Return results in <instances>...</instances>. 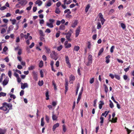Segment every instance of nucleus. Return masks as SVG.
<instances>
[{"instance_id":"f257e3e1","label":"nucleus","mask_w":134,"mask_h":134,"mask_svg":"<svg viewBox=\"0 0 134 134\" xmlns=\"http://www.w3.org/2000/svg\"><path fill=\"white\" fill-rule=\"evenodd\" d=\"M2 105L3 106L0 107V109L4 111H7V113L9 112V110L12 108V105L11 104L5 102L3 103Z\"/></svg>"},{"instance_id":"f03ea898","label":"nucleus","mask_w":134,"mask_h":134,"mask_svg":"<svg viewBox=\"0 0 134 134\" xmlns=\"http://www.w3.org/2000/svg\"><path fill=\"white\" fill-rule=\"evenodd\" d=\"M54 21V20L53 19H49V22L46 23V26L49 28H53L54 27L53 24Z\"/></svg>"},{"instance_id":"7ed1b4c3","label":"nucleus","mask_w":134,"mask_h":134,"mask_svg":"<svg viewBox=\"0 0 134 134\" xmlns=\"http://www.w3.org/2000/svg\"><path fill=\"white\" fill-rule=\"evenodd\" d=\"M87 47L85 48V52L86 53L87 52V49L90 50L92 46L91 43L90 41H88L87 43Z\"/></svg>"},{"instance_id":"20e7f679","label":"nucleus","mask_w":134,"mask_h":134,"mask_svg":"<svg viewBox=\"0 0 134 134\" xmlns=\"http://www.w3.org/2000/svg\"><path fill=\"white\" fill-rule=\"evenodd\" d=\"M19 1V3L21 6H25L27 3V1L26 0H17Z\"/></svg>"},{"instance_id":"39448f33","label":"nucleus","mask_w":134,"mask_h":134,"mask_svg":"<svg viewBox=\"0 0 134 134\" xmlns=\"http://www.w3.org/2000/svg\"><path fill=\"white\" fill-rule=\"evenodd\" d=\"M81 31V27L79 26L77 27L75 30V37H77L79 35Z\"/></svg>"},{"instance_id":"423d86ee","label":"nucleus","mask_w":134,"mask_h":134,"mask_svg":"<svg viewBox=\"0 0 134 134\" xmlns=\"http://www.w3.org/2000/svg\"><path fill=\"white\" fill-rule=\"evenodd\" d=\"M65 59L66 63L68 65V66L69 68H70L71 67V66L70 63L69 62L68 57L67 56H66L65 57Z\"/></svg>"},{"instance_id":"0eeeda50","label":"nucleus","mask_w":134,"mask_h":134,"mask_svg":"<svg viewBox=\"0 0 134 134\" xmlns=\"http://www.w3.org/2000/svg\"><path fill=\"white\" fill-rule=\"evenodd\" d=\"M9 81V78L8 77H7L4 80L2 84L3 86L6 85L8 83Z\"/></svg>"},{"instance_id":"6e6552de","label":"nucleus","mask_w":134,"mask_h":134,"mask_svg":"<svg viewBox=\"0 0 134 134\" xmlns=\"http://www.w3.org/2000/svg\"><path fill=\"white\" fill-rule=\"evenodd\" d=\"M21 88L22 89H24L26 88H27L28 87V85L27 83H23L21 82Z\"/></svg>"},{"instance_id":"1a4fd4ad","label":"nucleus","mask_w":134,"mask_h":134,"mask_svg":"<svg viewBox=\"0 0 134 134\" xmlns=\"http://www.w3.org/2000/svg\"><path fill=\"white\" fill-rule=\"evenodd\" d=\"M64 44L65 47L66 48H70L71 46V44L70 43H68L67 41L65 42Z\"/></svg>"},{"instance_id":"9d476101","label":"nucleus","mask_w":134,"mask_h":134,"mask_svg":"<svg viewBox=\"0 0 134 134\" xmlns=\"http://www.w3.org/2000/svg\"><path fill=\"white\" fill-rule=\"evenodd\" d=\"M77 24V20H75L73 21L71 24V26L73 27L74 28L76 27Z\"/></svg>"},{"instance_id":"9b49d317","label":"nucleus","mask_w":134,"mask_h":134,"mask_svg":"<svg viewBox=\"0 0 134 134\" xmlns=\"http://www.w3.org/2000/svg\"><path fill=\"white\" fill-rule=\"evenodd\" d=\"M69 82L70 83H72V81L75 79V77L74 76L71 75L69 77Z\"/></svg>"},{"instance_id":"f8f14e48","label":"nucleus","mask_w":134,"mask_h":134,"mask_svg":"<svg viewBox=\"0 0 134 134\" xmlns=\"http://www.w3.org/2000/svg\"><path fill=\"white\" fill-rule=\"evenodd\" d=\"M59 126V124L58 123H57L54 124L52 128V130L53 131H54L55 129L58 127Z\"/></svg>"},{"instance_id":"ddd939ff","label":"nucleus","mask_w":134,"mask_h":134,"mask_svg":"<svg viewBox=\"0 0 134 134\" xmlns=\"http://www.w3.org/2000/svg\"><path fill=\"white\" fill-rule=\"evenodd\" d=\"M71 36V34L70 33L68 32L66 35V39L69 41H70V37Z\"/></svg>"},{"instance_id":"4468645a","label":"nucleus","mask_w":134,"mask_h":134,"mask_svg":"<svg viewBox=\"0 0 134 134\" xmlns=\"http://www.w3.org/2000/svg\"><path fill=\"white\" fill-rule=\"evenodd\" d=\"M104 103L102 101H100L99 104V108L100 109H101L102 108V105L104 104Z\"/></svg>"},{"instance_id":"2eb2a0df","label":"nucleus","mask_w":134,"mask_h":134,"mask_svg":"<svg viewBox=\"0 0 134 134\" xmlns=\"http://www.w3.org/2000/svg\"><path fill=\"white\" fill-rule=\"evenodd\" d=\"M32 74L34 76V79L35 80H37V74L35 71H33Z\"/></svg>"},{"instance_id":"dca6fc26","label":"nucleus","mask_w":134,"mask_h":134,"mask_svg":"<svg viewBox=\"0 0 134 134\" xmlns=\"http://www.w3.org/2000/svg\"><path fill=\"white\" fill-rule=\"evenodd\" d=\"M52 118L53 120H56L58 118V116L54 114V112H52Z\"/></svg>"},{"instance_id":"f3484780","label":"nucleus","mask_w":134,"mask_h":134,"mask_svg":"<svg viewBox=\"0 0 134 134\" xmlns=\"http://www.w3.org/2000/svg\"><path fill=\"white\" fill-rule=\"evenodd\" d=\"M14 28V26L13 25L10 26L8 27V29L7 31L8 33H9L10 31H12Z\"/></svg>"},{"instance_id":"a211bd4d","label":"nucleus","mask_w":134,"mask_h":134,"mask_svg":"<svg viewBox=\"0 0 134 134\" xmlns=\"http://www.w3.org/2000/svg\"><path fill=\"white\" fill-rule=\"evenodd\" d=\"M80 47L78 46H74L73 51L76 52L78 51L80 49Z\"/></svg>"},{"instance_id":"6ab92c4d","label":"nucleus","mask_w":134,"mask_h":134,"mask_svg":"<svg viewBox=\"0 0 134 134\" xmlns=\"http://www.w3.org/2000/svg\"><path fill=\"white\" fill-rule=\"evenodd\" d=\"M35 3L38 4L39 6H40L42 4V2L40 0H37L36 1Z\"/></svg>"},{"instance_id":"aec40b11","label":"nucleus","mask_w":134,"mask_h":134,"mask_svg":"<svg viewBox=\"0 0 134 134\" xmlns=\"http://www.w3.org/2000/svg\"><path fill=\"white\" fill-rule=\"evenodd\" d=\"M110 58V55H108L107 56H106L105 57L106 58V62L107 63H108L110 62V60L109 59V58Z\"/></svg>"},{"instance_id":"412c9836","label":"nucleus","mask_w":134,"mask_h":134,"mask_svg":"<svg viewBox=\"0 0 134 134\" xmlns=\"http://www.w3.org/2000/svg\"><path fill=\"white\" fill-rule=\"evenodd\" d=\"M52 4L51 1V0H49V1L46 4V6L49 7Z\"/></svg>"},{"instance_id":"4be33fe9","label":"nucleus","mask_w":134,"mask_h":134,"mask_svg":"<svg viewBox=\"0 0 134 134\" xmlns=\"http://www.w3.org/2000/svg\"><path fill=\"white\" fill-rule=\"evenodd\" d=\"M60 12V9L58 8H56L55 11V12L57 14H59Z\"/></svg>"},{"instance_id":"5701e85b","label":"nucleus","mask_w":134,"mask_h":134,"mask_svg":"<svg viewBox=\"0 0 134 134\" xmlns=\"http://www.w3.org/2000/svg\"><path fill=\"white\" fill-rule=\"evenodd\" d=\"M63 2L64 4H69L71 3V1L70 0L67 1V0H64Z\"/></svg>"},{"instance_id":"b1692460","label":"nucleus","mask_w":134,"mask_h":134,"mask_svg":"<svg viewBox=\"0 0 134 134\" xmlns=\"http://www.w3.org/2000/svg\"><path fill=\"white\" fill-rule=\"evenodd\" d=\"M44 118L43 117L41 119V125L42 126H43L44 124Z\"/></svg>"},{"instance_id":"393cba45","label":"nucleus","mask_w":134,"mask_h":134,"mask_svg":"<svg viewBox=\"0 0 134 134\" xmlns=\"http://www.w3.org/2000/svg\"><path fill=\"white\" fill-rule=\"evenodd\" d=\"M109 105L110 107L111 108H113L114 107V105L113 103L110 100H109Z\"/></svg>"},{"instance_id":"a878e982","label":"nucleus","mask_w":134,"mask_h":134,"mask_svg":"<svg viewBox=\"0 0 134 134\" xmlns=\"http://www.w3.org/2000/svg\"><path fill=\"white\" fill-rule=\"evenodd\" d=\"M64 13H67L69 15L71 13V12L70 11V9H68L65 10L64 11Z\"/></svg>"},{"instance_id":"bb28decb","label":"nucleus","mask_w":134,"mask_h":134,"mask_svg":"<svg viewBox=\"0 0 134 134\" xmlns=\"http://www.w3.org/2000/svg\"><path fill=\"white\" fill-rule=\"evenodd\" d=\"M10 20L11 21L12 24L13 25L15 24L16 22V20L15 19H10Z\"/></svg>"},{"instance_id":"cd10ccee","label":"nucleus","mask_w":134,"mask_h":134,"mask_svg":"<svg viewBox=\"0 0 134 134\" xmlns=\"http://www.w3.org/2000/svg\"><path fill=\"white\" fill-rule=\"evenodd\" d=\"M45 48L46 50V53L48 54L50 52V49L47 47H45Z\"/></svg>"},{"instance_id":"c85d7f7f","label":"nucleus","mask_w":134,"mask_h":134,"mask_svg":"<svg viewBox=\"0 0 134 134\" xmlns=\"http://www.w3.org/2000/svg\"><path fill=\"white\" fill-rule=\"evenodd\" d=\"M90 5L89 4H88L86 6L85 9V11L86 12H87L88 10V9L90 8Z\"/></svg>"},{"instance_id":"c756f323","label":"nucleus","mask_w":134,"mask_h":134,"mask_svg":"<svg viewBox=\"0 0 134 134\" xmlns=\"http://www.w3.org/2000/svg\"><path fill=\"white\" fill-rule=\"evenodd\" d=\"M65 26L63 25H61L59 27L60 30H64L65 29Z\"/></svg>"},{"instance_id":"7c9ffc66","label":"nucleus","mask_w":134,"mask_h":134,"mask_svg":"<svg viewBox=\"0 0 134 134\" xmlns=\"http://www.w3.org/2000/svg\"><path fill=\"white\" fill-rule=\"evenodd\" d=\"M104 49L103 48H102L99 51V52L98 54V55L99 56L103 52Z\"/></svg>"},{"instance_id":"2f4dec72","label":"nucleus","mask_w":134,"mask_h":134,"mask_svg":"<svg viewBox=\"0 0 134 134\" xmlns=\"http://www.w3.org/2000/svg\"><path fill=\"white\" fill-rule=\"evenodd\" d=\"M6 95V93H5L1 92L0 93V97L3 96L4 97Z\"/></svg>"},{"instance_id":"473e14b6","label":"nucleus","mask_w":134,"mask_h":134,"mask_svg":"<svg viewBox=\"0 0 134 134\" xmlns=\"http://www.w3.org/2000/svg\"><path fill=\"white\" fill-rule=\"evenodd\" d=\"M109 113L108 111H105L104 113H103L102 114V116H105V117H106L107 115Z\"/></svg>"},{"instance_id":"72a5a7b5","label":"nucleus","mask_w":134,"mask_h":134,"mask_svg":"<svg viewBox=\"0 0 134 134\" xmlns=\"http://www.w3.org/2000/svg\"><path fill=\"white\" fill-rule=\"evenodd\" d=\"M35 68V66L33 65H31L28 68V70H31Z\"/></svg>"},{"instance_id":"f704fd0d","label":"nucleus","mask_w":134,"mask_h":134,"mask_svg":"<svg viewBox=\"0 0 134 134\" xmlns=\"http://www.w3.org/2000/svg\"><path fill=\"white\" fill-rule=\"evenodd\" d=\"M63 47V46L62 45H60L59 46L57 47V50L58 51H60L62 49Z\"/></svg>"},{"instance_id":"c9c22d12","label":"nucleus","mask_w":134,"mask_h":134,"mask_svg":"<svg viewBox=\"0 0 134 134\" xmlns=\"http://www.w3.org/2000/svg\"><path fill=\"white\" fill-rule=\"evenodd\" d=\"M102 26L100 23L98 22L97 23V29H99L101 28Z\"/></svg>"},{"instance_id":"e433bc0d","label":"nucleus","mask_w":134,"mask_h":134,"mask_svg":"<svg viewBox=\"0 0 134 134\" xmlns=\"http://www.w3.org/2000/svg\"><path fill=\"white\" fill-rule=\"evenodd\" d=\"M88 60L92 61V57L91 55H89L88 57Z\"/></svg>"},{"instance_id":"4c0bfd02","label":"nucleus","mask_w":134,"mask_h":134,"mask_svg":"<svg viewBox=\"0 0 134 134\" xmlns=\"http://www.w3.org/2000/svg\"><path fill=\"white\" fill-rule=\"evenodd\" d=\"M46 99L47 100H48L49 99V96L48 95V91H47V92L46 93Z\"/></svg>"},{"instance_id":"58836bf2","label":"nucleus","mask_w":134,"mask_h":134,"mask_svg":"<svg viewBox=\"0 0 134 134\" xmlns=\"http://www.w3.org/2000/svg\"><path fill=\"white\" fill-rule=\"evenodd\" d=\"M43 80L39 81L38 83V85L40 86H42L43 84Z\"/></svg>"},{"instance_id":"ea45409f","label":"nucleus","mask_w":134,"mask_h":134,"mask_svg":"<svg viewBox=\"0 0 134 134\" xmlns=\"http://www.w3.org/2000/svg\"><path fill=\"white\" fill-rule=\"evenodd\" d=\"M100 19L101 22L102 24L103 25L104 23V22L105 21V20L104 18L103 17L101 18Z\"/></svg>"},{"instance_id":"a19ab883","label":"nucleus","mask_w":134,"mask_h":134,"mask_svg":"<svg viewBox=\"0 0 134 134\" xmlns=\"http://www.w3.org/2000/svg\"><path fill=\"white\" fill-rule=\"evenodd\" d=\"M63 131L64 132H65L66 130V126L64 124L63 125Z\"/></svg>"},{"instance_id":"79ce46f5","label":"nucleus","mask_w":134,"mask_h":134,"mask_svg":"<svg viewBox=\"0 0 134 134\" xmlns=\"http://www.w3.org/2000/svg\"><path fill=\"white\" fill-rule=\"evenodd\" d=\"M12 71L10 70H9L8 71V75L10 78H11L12 76Z\"/></svg>"},{"instance_id":"37998d69","label":"nucleus","mask_w":134,"mask_h":134,"mask_svg":"<svg viewBox=\"0 0 134 134\" xmlns=\"http://www.w3.org/2000/svg\"><path fill=\"white\" fill-rule=\"evenodd\" d=\"M92 61L88 60L87 63L86 64V65L88 66H90L92 64Z\"/></svg>"},{"instance_id":"c03bdc74","label":"nucleus","mask_w":134,"mask_h":134,"mask_svg":"<svg viewBox=\"0 0 134 134\" xmlns=\"http://www.w3.org/2000/svg\"><path fill=\"white\" fill-rule=\"evenodd\" d=\"M114 76H115V78L116 79H117L118 80H120V76H119V75H118L115 74L114 75Z\"/></svg>"},{"instance_id":"a18cd8bd","label":"nucleus","mask_w":134,"mask_h":134,"mask_svg":"<svg viewBox=\"0 0 134 134\" xmlns=\"http://www.w3.org/2000/svg\"><path fill=\"white\" fill-rule=\"evenodd\" d=\"M43 62L41 60L40 61L39 64V66L40 68H42L43 65Z\"/></svg>"},{"instance_id":"49530a36","label":"nucleus","mask_w":134,"mask_h":134,"mask_svg":"<svg viewBox=\"0 0 134 134\" xmlns=\"http://www.w3.org/2000/svg\"><path fill=\"white\" fill-rule=\"evenodd\" d=\"M30 34L29 33H27V35H25L24 37L25 39H27L30 36Z\"/></svg>"},{"instance_id":"de8ad7c7","label":"nucleus","mask_w":134,"mask_h":134,"mask_svg":"<svg viewBox=\"0 0 134 134\" xmlns=\"http://www.w3.org/2000/svg\"><path fill=\"white\" fill-rule=\"evenodd\" d=\"M9 94L10 96V97L11 98H13L14 99L15 98L16 96L14 95L11 94H10V93Z\"/></svg>"},{"instance_id":"09e8293b","label":"nucleus","mask_w":134,"mask_h":134,"mask_svg":"<svg viewBox=\"0 0 134 134\" xmlns=\"http://www.w3.org/2000/svg\"><path fill=\"white\" fill-rule=\"evenodd\" d=\"M100 123H101V125L102 126V124L103 123V120H104V118L103 117H101L100 118Z\"/></svg>"},{"instance_id":"8fccbe9b","label":"nucleus","mask_w":134,"mask_h":134,"mask_svg":"<svg viewBox=\"0 0 134 134\" xmlns=\"http://www.w3.org/2000/svg\"><path fill=\"white\" fill-rule=\"evenodd\" d=\"M104 85V89H105V92L107 93L108 92V88L107 87V86L106 85Z\"/></svg>"},{"instance_id":"3c124183","label":"nucleus","mask_w":134,"mask_h":134,"mask_svg":"<svg viewBox=\"0 0 134 134\" xmlns=\"http://www.w3.org/2000/svg\"><path fill=\"white\" fill-rule=\"evenodd\" d=\"M6 32V30L4 28L2 29L1 31V33L2 34H3Z\"/></svg>"},{"instance_id":"603ef678","label":"nucleus","mask_w":134,"mask_h":134,"mask_svg":"<svg viewBox=\"0 0 134 134\" xmlns=\"http://www.w3.org/2000/svg\"><path fill=\"white\" fill-rule=\"evenodd\" d=\"M52 83L53 85L54 86V89L55 90H56L57 89V87L56 86V84L55 83L54 81H53L52 82Z\"/></svg>"},{"instance_id":"864d4df0","label":"nucleus","mask_w":134,"mask_h":134,"mask_svg":"<svg viewBox=\"0 0 134 134\" xmlns=\"http://www.w3.org/2000/svg\"><path fill=\"white\" fill-rule=\"evenodd\" d=\"M114 46H111L110 49V52L111 53H113L114 51Z\"/></svg>"},{"instance_id":"5fc2aeb1","label":"nucleus","mask_w":134,"mask_h":134,"mask_svg":"<svg viewBox=\"0 0 134 134\" xmlns=\"http://www.w3.org/2000/svg\"><path fill=\"white\" fill-rule=\"evenodd\" d=\"M42 59L44 61H46L47 59V57L46 56L44 55H42Z\"/></svg>"},{"instance_id":"6e6d98bb","label":"nucleus","mask_w":134,"mask_h":134,"mask_svg":"<svg viewBox=\"0 0 134 134\" xmlns=\"http://www.w3.org/2000/svg\"><path fill=\"white\" fill-rule=\"evenodd\" d=\"M45 119L46 121L47 122H48L49 121V117L47 115H46L45 116Z\"/></svg>"},{"instance_id":"4d7b16f0","label":"nucleus","mask_w":134,"mask_h":134,"mask_svg":"<svg viewBox=\"0 0 134 134\" xmlns=\"http://www.w3.org/2000/svg\"><path fill=\"white\" fill-rule=\"evenodd\" d=\"M11 14L9 13H7L5 16H4L3 17H8L11 16Z\"/></svg>"},{"instance_id":"13d9d810","label":"nucleus","mask_w":134,"mask_h":134,"mask_svg":"<svg viewBox=\"0 0 134 134\" xmlns=\"http://www.w3.org/2000/svg\"><path fill=\"white\" fill-rule=\"evenodd\" d=\"M35 45V44L34 42L32 43L29 46V47L30 48H33Z\"/></svg>"},{"instance_id":"bf43d9fd","label":"nucleus","mask_w":134,"mask_h":134,"mask_svg":"<svg viewBox=\"0 0 134 134\" xmlns=\"http://www.w3.org/2000/svg\"><path fill=\"white\" fill-rule=\"evenodd\" d=\"M94 82V79L93 78L90 79V82L91 84H92Z\"/></svg>"},{"instance_id":"052dcab7","label":"nucleus","mask_w":134,"mask_h":134,"mask_svg":"<svg viewBox=\"0 0 134 134\" xmlns=\"http://www.w3.org/2000/svg\"><path fill=\"white\" fill-rule=\"evenodd\" d=\"M131 15V14L130 13L128 12L126 13L125 16L126 17L128 18Z\"/></svg>"},{"instance_id":"680f3d73","label":"nucleus","mask_w":134,"mask_h":134,"mask_svg":"<svg viewBox=\"0 0 134 134\" xmlns=\"http://www.w3.org/2000/svg\"><path fill=\"white\" fill-rule=\"evenodd\" d=\"M51 32L50 30L49 29H47L45 31V32L46 33H50Z\"/></svg>"},{"instance_id":"e2e57ef3","label":"nucleus","mask_w":134,"mask_h":134,"mask_svg":"<svg viewBox=\"0 0 134 134\" xmlns=\"http://www.w3.org/2000/svg\"><path fill=\"white\" fill-rule=\"evenodd\" d=\"M24 91L23 90H21L20 92V96H22L24 94Z\"/></svg>"},{"instance_id":"0e129e2a","label":"nucleus","mask_w":134,"mask_h":134,"mask_svg":"<svg viewBox=\"0 0 134 134\" xmlns=\"http://www.w3.org/2000/svg\"><path fill=\"white\" fill-rule=\"evenodd\" d=\"M121 26L124 29L125 28L126 26L123 23H122L121 24Z\"/></svg>"},{"instance_id":"69168bd1","label":"nucleus","mask_w":134,"mask_h":134,"mask_svg":"<svg viewBox=\"0 0 134 134\" xmlns=\"http://www.w3.org/2000/svg\"><path fill=\"white\" fill-rule=\"evenodd\" d=\"M61 5V3L60 2H58L56 3V6L57 7H59Z\"/></svg>"},{"instance_id":"338daca9","label":"nucleus","mask_w":134,"mask_h":134,"mask_svg":"<svg viewBox=\"0 0 134 134\" xmlns=\"http://www.w3.org/2000/svg\"><path fill=\"white\" fill-rule=\"evenodd\" d=\"M4 132L3 130L0 129V134H4Z\"/></svg>"},{"instance_id":"774afa93","label":"nucleus","mask_w":134,"mask_h":134,"mask_svg":"<svg viewBox=\"0 0 134 134\" xmlns=\"http://www.w3.org/2000/svg\"><path fill=\"white\" fill-rule=\"evenodd\" d=\"M131 84L134 86V77H133V79L131 80Z\"/></svg>"}]
</instances>
